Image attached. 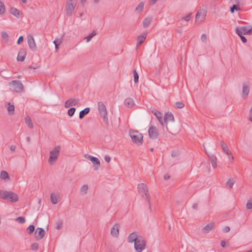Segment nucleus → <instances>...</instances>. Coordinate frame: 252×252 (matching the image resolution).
I'll return each instance as SVG.
<instances>
[{"mask_svg":"<svg viewBox=\"0 0 252 252\" xmlns=\"http://www.w3.org/2000/svg\"><path fill=\"white\" fill-rule=\"evenodd\" d=\"M224 153L228 156V158H230V156L232 155L230 151L228 150V152H225Z\"/></svg>","mask_w":252,"mask_h":252,"instance_id":"obj_58","label":"nucleus"},{"mask_svg":"<svg viewBox=\"0 0 252 252\" xmlns=\"http://www.w3.org/2000/svg\"><path fill=\"white\" fill-rule=\"evenodd\" d=\"M28 42L30 48L32 50L35 51L37 50V47L34 41V39L32 36L28 35Z\"/></svg>","mask_w":252,"mask_h":252,"instance_id":"obj_14","label":"nucleus"},{"mask_svg":"<svg viewBox=\"0 0 252 252\" xmlns=\"http://www.w3.org/2000/svg\"><path fill=\"white\" fill-rule=\"evenodd\" d=\"M5 199L8 200L11 202H15L18 200V195L11 191H8Z\"/></svg>","mask_w":252,"mask_h":252,"instance_id":"obj_12","label":"nucleus"},{"mask_svg":"<svg viewBox=\"0 0 252 252\" xmlns=\"http://www.w3.org/2000/svg\"><path fill=\"white\" fill-rule=\"evenodd\" d=\"M54 44H58L60 45L62 42V38H58L56 39L54 41Z\"/></svg>","mask_w":252,"mask_h":252,"instance_id":"obj_51","label":"nucleus"},{"mask_svg":"<svg viewBox=\"0 0 252 252\" xmlns=\"http://www.w3.org/2000/svg\"><path fill=\"white\" fill-rule=\"evenodd\" d=\"M169 178H170V176H169L168 174H165V175L164 176V179L165 180H168Z\"/></svg>","mask_w":252,"mask_h":252,"instance_id":"obj_62","label":"nucleus"},{"mask_svg":"<svg viewBox=\"0 0 252 252\" xmlns=\"http://www.w3.org/2000/svg\"><path fill=\"white\" fill-rule=\"evenodd\" d=\"M9 11L11 14H12L13 15L16 17L17 18H19L20 17L21 12L18 9L15 7H11L10 8Z\"/></svg>","mask_w":252,"mask_h":252,"instance_id":"obj_23","label":"nucleus"},{"mask_svg":"<svg viewBox=\"0 0 252 252\" xmlns=\"http://www.w3.org/2000/svg\"><path fill=\"white\" fill-rule=\"evenodd\" d=\"M198 208V204L194 203L192 205V208L195 210H197Z\"/></svg>","mask_w":252,"mask_h":252,"instance_id":"obj_59","label":"nucleus"},{"mask_svg":"<svg viewBox=\"0 0 252 252\" xmlns=\"http://www.w3.org/2000/svg\"><path fill=\"white\" fill-rule=\"evenodd\" d=\"M236 10V11H239L240 10V7H239V5L238 4H233L231 7H230V11H231V13H234V10Z\"/></svg>","mask_w":252,"mask_h":252,"instance_id":"obj_37","label":"nucleus"},{"mask_svg":"<svg viewBox=\"0 0 252 252\" xmlns=\"http://www.w3.org/2000/svg\"><path fill=\"white\" fill-rule=\"evenodd\" d=\"M98 109L99 113V115L103 118V121L105 124L108 125V119L107 117V111L106 106L102 102H99L98 103Z\"/></svg>","mask_w":252,"mask_h":252,"instance_id":"obj_3","label":"nucleus"},{"mask_svg":"<svg viewBox=\"0 0 252 252\" xmlns=\"http://www.w3.org/2000/svg\"><path fill=\"white\" fill-rule=\"evenodd\" d=\"M129 135L134 143L139 145L142 144L143 135L138 131L133 130H130Z\"/></svg>","mask_w":252,"mask_h":252,"instance_id":"obj_2","label":"nucleus"},{"mask_svg":"<svg viewBox=\"0 0 252 252\" xmlns=\"http://www.w3.org/2000/svg\"><path fill=\"white\" fill-rule=\"evenodd\" d=\"M9 86H13V89L18 93H22L24 90V86L20 81L13 80L9 83Z\"/></svg>","mask_w":252,"mask_h":252,"instance_id":"obj_7","label":"nucleus"},{"mask_svg":"<svg viewBox=\"0 0 252 252\" xmlns=\"http://www.w3.org/2000/svg\"><path fill=\"white\" fill-rule=\"evenodd\" d=\"M62 227V223L61 222H58L57 223V226H56V228L57 229H60L61 227Z\"/></svg>","mask_w":252,"mask_h":252,"instance_id":"obj_55","label":"nucleus"},{"mask_svg":"<svg viewBox=\"0 0 252 252\" xmlns=\"http://www.w3.org/2000/svg\"><path fill=\"white\" fill-rule=\"evenodd\" d=\"M104 158H105V160L106 161V162H107V163L110 162L111 158L109 156H105Z\"/></svg>","mask_w":252,"mask_h":252,"instance_id":"obj_57","label":"nucleus"},{"mask_svg":"<svg viewBox=\"0 0 252 252\" xmlns=\"http://www.w3.org/2000/svg\"><path fill=\"white\" fill-rule=\"evenodd\" d=\"M45 234V231L44 229L38 227L35 231V237L36 239L40 240L42 239Z\"/></svg>","mask_w":252,"mask_h":252,"instance_id":"obj_13","label":"nucleus"},{"mask_svg":"<svg viewBox=\"0 0 252 252\" xmlns=\"http://www.w3.org/2000/svg\"><path fill=\"white\" fill-rule=\"evenodd\" d=\"M158 0H151V2H152V5H154L155 4L156 2Z\"/></svg>","mask_w":252,"mask_h":252,"instance_id":"obj_63","label":"nucleus"},{"mask_svg":"<svg viewBox=\"0 0 252 252\" xmlns=\"http://www.w3.org/2000/svg\"><path fill=\"white\" fill-rule=\"evenodd\" d=\"M111 233L112 236L116 237H117L119 236V230L118 224H116L113 226V227L111 228Z\"/></svg>","mask_w":252,"mask_h":252,"instance_id":"obj_20","label":"nucleus"},{"mask_svg":"<svg viewBox=\"0 0 252 252\" xmlns=\"http://www.w3.org/2000/svg\"><path fill=\"white\" fill-rule=\"evenodd\" d=\"M220 245L223 248L225 247V242L224 241H221L220 242Z\"/></svg>","mask_w":252,"mask_h":252,"instance_id":"obj_60","label":"nucleus"},{"mask_svg":"<svg viewBox=\"0 0 252 252\" xmlns=\"http://www.w3.org/2000/svg\"><path fill=\"white\" fill-rule=\"evenodd\" d=\"M154 114L158 118V121H159V122L160 123L161 125L162 126L163 130H164V123L162 121V114L158 111H156Z\"/></svg>","mask_w":252,"mask_h":252,"instance_id":"obj_28","label":"nucleus"},{"mask_svg":"<svg viewBox=\"0 0 252 252\" xmlns=\"http://www.w3.org/2000/svg\"><path fill=\"white\" fill-rule=\"evenodd\" d=\"M137 188L139 193L142 197H144L145 196L146 200L147 201L148 203L150 204L148 190L147 189V186L143 183H140L138 185Z\"/></svg>","mask_w":252,"mask_h":252,"instance_id":"obj_6","label":"nucleus"},{"mask_svg":"<svg viewBox=\"0 0 252 252\" xmlns=\"http://www.w3.org/2000/svg\"><path fill=\"white\" fill-rule=\"evenodd\" d=\"M201 40L204 43H206L207 42V35L205 33H203L202 34V35L201 36Z\"/></svg>","mask_w":252,"mask_h":252,"instance_id":"obj_50","label":"nucleus"},{"mask_svg":"<svg viewBox=\"0 0 252 252\" xmlns=\"http://www.w3.org/2000/svg\"><path fill=\"white\" fill-rule=\"evenodd\" d=\"M220 145L224 153L225 152H228V150H229L228 146L223 141L220 142Z\"/></svg>","mask_w":252,"mask_h":252,"instance_id":"obj_34","label":"nucleus"},{"mask_svg":"<svg viewBox=\"0 0 252 252\" xmlns=\"http://www.w3.org/2000/svg\"><path fill=\"white\" fill-rule=\"evenodd\" d=\"M144 6V2H141L139 3L138 6L135 8V11L138 13H140L142 11Z\"/></svg>","mask_w":252,"mask_h":252,"instance_id":"obj_31","label":"nucleus"},{"mask_svg":"<svg viewBox=\"0 0 252 252\" xmlns=\"http://www.w3.org/2000/svg\"><path fill=\"white\" fill-rule=\"evenodd\" d=\"M100 0H94V1L95 3L98 4L99 3Z\"/></svg>","mask_w":252,"mask_h":252,"instance_id":"obj_64","label":"nucleus"},{"mask_svg":"<svg viewBox=\"0 0 252 252\" xmlns=\"http://www.w3.org/2000/svg\"><path fill=\"white\" fill-rule=\"evenodd\" d=\"M148 133L151 138L155 139L158 136V130L156 127L151 126L149 128Z\"/></svg>","mask_w":252,"mask_h":252,"instance_id":"obj_11","label":"nucleus"},{"mask_svg":"<svg viewBox=\"0 0 252 252\" xmlns=\"http://www.w3.org/2000/svg\"><path fill=\"white\" fill-rule=\"evenodd\" d=\"M77 0H67L65 5L66 14L71 16L74 11L76 6Z\"/></svg>","mask_w":252,"mask_h":252,"instance_id":"obj_4","label":"nucleus"},{"mask_svg":"<svg viewBox=\"0 0 252 252\" xmlns=\"http://www.w3.org/2000/svg\"><path fill=\"white\" fill-rule=\"evenodd\" d=\"M96 34V32L95 31H93V32L90 33L88 36L85 37L86 39V41L87 42H89L91 39Z\"/></svg>","mask_w":252,"mask_h":252,"instance_id":"obj_36","label":"nucleus"},{"mask_svg":"<svg viewBox=\"0 0 252 252\" xmlns=\"http://www.w3.org/2000/svg\"><path fill=\"white\" fill-rule=\"evenodd\" d=\"M174 118L172 113H167L164 117V125H166V130L167 132L173 134L175 130H174L175 126L174 124Z\"/></svg>","mask_w":252,"mask_h":252,"instance_id":"obj_1","label":"nucleus"},{"mask_svg":"<svg viewBox=\"0 0 252 252\" xmlns=\"http://www.w3.org/2000/svg\"><path fill=\"white\" fill-rule=\"evenodd\" d=\"M247 208L248 209H251L252 208V202H251L250 201H248L247 204Z\"/></svg>","mask_w":252,"mask_h":252,"instance_id":"obj_52","label":"nucleus"},{"mask_svg":"<svg viewBox=\"0 0 252 252\" xmlns=\"http://www.w3.org/2000/svg\"><path fill=\"white\" fill-rule=\"evenodd\" d=\"M15 220L19 223H24L26 220L25 218L23 217H19L15 219Z\"/></svg>","mask_w":252,"mask_h":252,"instance_id":"obj_43","label":"nucleus"},{"mask_svg":"<svg viewBox=\"0 0 252 252\" xmlns=\"http://www.w3.org/2000/svg\"><path fill=\"white\" fill-rule=\"evenodd\" d=\"M239 28H237L236 29V33H237V34L240 36V37L241 38V39L243 43H246V42H247V40L245 36H244L243 35V34H241V33H239Z\"/></svg>","mask_w":252,"mask_h":252,"instance_id":"obj_33","label":"nucleus"},{"mask_svg":"<svg viewBox=\"0 0 252 252\" xmlns=\"http://www.w3.org/2000/svg\"><path fill=\"white\" fill-rule=\"evenodd\" d=\"M25 123L30 128H32L33 127V124L29 116H27L25 118Z\"/></svg>","mask_w":252,"mask_h":252,"instance_id":"obj_30","label":"nucleus"},{"mask_svg":"<svg viewBox=\"0 0 252 252\" xmlns=\"http://www.w3.org/2000/svg\"><path fill=\"white\" fill-rule=\"evenodd\" d=\"M133 77H134V82L135 83H137L138 82L139 79V75L138 73L137 72L136 70H133Z\"/></svg>","mask_w":252,"mask_h":252,"instance_id":"obj_42","label":"nucleus"},{"mask_svg":"<svg viewBox=\"0 0 252 252\" xmlns=\"http://www.w3.org/2000/svg\"><path fill=\"white\" fill-rule=\"evenodd\" d=\"M206 16V12L205 10L202 9H199L196 15L195 20L196 22H199V23L203 22Z\"/></svg>","mask_w":252,"mask_h":252,"instance_id":"obj_10","label":"nucleus"},{"mask_svg":"<svg viewBox=\"0 0 252 252\" xmlns=\"http://www.w3.org/2000/svg\"><path fill=\"white\" fill-rule=\"evenodd\" d=\"M10 149L12 152H14L16 149V147L15 146H11Z\"/></svg>","mask_w":252,"mask_h":252,"instance_id":"obj_61","label":"nucleus"},{"mask_svg":"<svg viewBox=\"0 0 252 252\" xmlns=\"http://www.w3.org/2000/svg\"><path fill=\"white\" fill-rule=\"evenodd\" d=\"M152 18L151 17H147L145 18L143 22V26L144 28L148 27L151 24Z\"/></svg>","mask_w":252,"mask_h":252,"instance_id":"obj_29","label":"nucleus"},{"mask_svg":"<svg viewBox=\"0 0 252 252\" xmlns=\"http://www.w3.org/2000/svg\"><path fill=\"white\" fill-rule=\"evenodd\" d=\"M252 29L250 27L243 26L239 28V33L244 35H250L252 34Z\"/></svg>","mask_w":252,"mask_h":252,"instance_id":"obj_15","label":"nucleus"},{"mask_svg":"<svg viewBox=\"0 0 252 252\" xmlns=\"http://www.w3.org/2000/svg\"><path fill=\"white\" fill-rule=\"evenodd\" d=\"M90 110V108L87 107L85 108L84 110L81 111L79 113V118L81 119H83L85 115H86L89 113Z\"/></svg>","mask_w":252,"mask_h":252,"instance_id":"obj_27","label":"nucleus"},{"mask_svg":"<svg viewBox=\"0 0 252 252\" xmlns=\"http://www.w3.org/2000/svg\"><path fill=\"white\" fill-rule=\"evenodd\" d=\"M140 237H138L136 233L133 232L131 233L127 238V241L129 243H132L133 242L135 243V241H137L139 238Z\"/></svg>","mask_w":252,"mask_h":252,"instance_id":"obj_19","label":"nucleus"},{"mask_svg":"<svg viewBox=\"0 0 252 252\" xmlns=\"http://www.w3.org/2000/svg\"><path fill=\"white\" fill-rule=\"evenodd\" d=\"M124 104L126 106L131 108L134 105V100L131 98H127L125 100Z\"/></svg>","mask_w":252,"mask_h":252,"instance_id":"obj_24","label":"nucleus"},{"mask_svg":"<svg viewBox=\"0 0 252 252\" xmlns=\"http://www.w3.org/2000/svg\"><path fill=\"white\" fill-rule=\"evenodd\" d=\"M61 149L59 146H56L54 149L50 152V157L48 159V162L50 165H53L57 159Z\"/></svg>","mask_w":252,"mask_h":252,"instance_id":"obj_5","label":"nucleus"},{"mask_svg":"<svg viewBox=\"0 0 252 252\" xmlns=\"http://www.w3.org/2000/svg\"><path fill=\"white\" fill-rule=\"evenodd\" d=\"M76 109L74 107H71L68 110V115L71 117L72 116L74 113H75V111Z\"/></svg>","mask_w":252,"mask_h":252,"instance_id":"obj_47","label":"nucleus"},{"mask_svg":"<svg viewBox=\"0 0 252 252\" xmlns=\"http://www.w3.org/2000/svg\"><path fill=\"white\" fill-rule=\"evenodd\" d=\"M209 158L211 161V164L214 168L217 166V159L213 155H209Z\"/></svg>","mask_w":252,"mask_h":252,"instance_id":"obj_26","label":"nucleus"},{"mask_svg":"<svg viewBox=\"0 0 252 252\" xmlns=\"http://www.w3.org/2000/svg\"><path fill=\"white\" fill-rule=\"evenodd\" d=\"M191 15V13H189V14H188L187 16H186L184 18V20L186 22L189 21L190 19Z\"/></svg>","mask_w":252,"mask_h":252,"instance_id":"obj_53","label":"nucleus"},{"mask_svg":"<svg viewBox=\"0 0 252 252\" xmlns=\"http://www.w3.org/2000/svg\"><path fill=\"white\" fill-rule=\"evenodd\" d=\"M7 192V191L0 190V198L5 199Z\"/></svg>","mask_w":252,"mask_h":252,"instance_id":"obj_46","label":"nucleus"},{"mask_svg":"<svg viewBox=\"0 0 252 252\" xmlns=\"http://www.w3.org/2000/svg\"><path fill=\"white\" fill-rule=\"evenodd\" d=\"M51 201L53 204H56L58 203L57 197L53 193L51 194Z\"/></svg>","mask_w":252,"mask_h":252,"instance_id":"obj_39","label":"nucleus"},{"mask_svg":"<svg viewBox=\"0 0 252 252\" xmlns=\"http://www.w3.org/2000/svg\"><path fill=\"white\" fill-rule=\"evenodd\" d=\"M34 229V226L32 224L30 225L27 228V232L29 234H31L33 232Z\"/></svg>","mask_w":252,"mask_h":252,"instance_id":"obj_41","label":"nucleus"},{"mask_svg":"<svg viewBox=\"0 0 252 252\" xmlns=\"http://www.w3.org/2000/svg\"><path fill=\"white\" fill-rule=\"evenodd\" d=\"M85 157L87 159L91 160L94 164L96 165L94 166V170L98 169L100 166V162L98 158L87 154L85 155Z\"/></svg>","mask_w":252,"mask_h":252,"instance_id":"obj_9","label":"nucleus"},{"mask_svg":"<svg viewBox=\"0 0 252 252\" xmlns=\"http://www.w3.org/2000/svg\"><path fill=\"white\" fill-rule=\"evenodd\" d=\"M175 107L177 108H182L184 107L185 105L182 102L177 101L175 104Z\"/></svg>","mask_w":252,"mask_h":252,"instance_id":"obj_45","label":"nucleus"},{"mask_svg":"<svg viewBox=\"0 0 252 252\" xmlns=\"http://www.w3.org/2000/svg\"><path fill=\"white\" fill-rule=\"evenodd\" d=\"M0 177L1 180L4 181H9L10 177L8 173L5 171H1L0 174Z\"/></svg>","mask_w":252,"mask_h":252,"instance_id":"obj_25","label":"nucleus"},{"mask_svg":"<svg viewBox=\"0 0 252 252\" xmlns=\"http://www.w3.org/2000/svg\"><path fill=\"white\" fill-rule=\"evenodd\" d=\"M1 38L6 42L8 41L9 36L6 32L3 31L1 32Z\"/></svg>","mask_w":252,"mask_h":252,"instance_id":"obj_38","label":"nucleus"},{"mask_svg":"<svg viewBox=\"0 0 252 252\" xmlns=\"http://www.w3.org/2000/svg\"><path fill=\"white\" fill-rule=\"evenodd\" d=\"M88 189V186L87 185H84L81 188V192L83 193V194H86Z\"/></svg>","mask_w":252,"mask_h":252,"instance_id":"obj_40","label":"nucleus"},{"mask_svg":"<svg viewBox=\"0 0 252 252\" xmlns=\"http://www.w3.org/2000/svg\"><path fill=\"white\" fill-rule=\"evenodd\" d=\"M23 40H24V38H23V36H20L18 39L17 44H20L23 41Z\"/></svg>","mask_w":252,"mask_h":252,"instance_id":"obj_56","label":"nucleus"},{"mask_svg":"<svg viewBox=\"0 0 252 252\" xmlns=\"http://www.w3.org/2000/svg\"><path fill=\"white\" fill-rule=\"evenodd\" d=\"M79 103V100L77 99H70L65 101L64 106L68 108L70 106H75Z\"/></svg>","mask_w":252,"mask_h":252,"instance_id":"obj_16","label":"nucleus"},{"mask_svg":"<svg viewBox=\"0 0 252 252\" xmlns=\"http://www.w3.org/2000/svg\"><path fill=\"white\" fill-rule=\"evenodd\" d=\"M26 50L25 49H21V50L19 52L17 60L18 61H24L26 58Z\"/></svg>","mask_w":252,"mask_h":252,"instance_id":"obj_18","label":"nucleus"},{"mask_svg":"<svg viewBox=\"0 0 252 252\" xmlns=\"http://www.w3.org/2000/svg\"><path fill=\"white\" fill-rule=\"evenodd\" d=\"M5 12V7L4 3L0 0V14H4Z\"/></svg>","mask_w":252,"mask_h":252,"instance_id":"obj_35","label":"nucleus"},{"mask_svg":"<svg viewBox=\"0 0 252 252\" xmlns=\"http://www.w3.org/2000/svg\"><path fill=\"white\" fill-rule=\"evenodd\" d=\"M145 246L146 242L141 237L134 243V248L137 252H141L145 249Z\"/></svg>","mask_w":252,"mask_h":252,"instance_id":"obj_8","label":"nucleus"},{"mask_svg":"<svg viewBox=\"0 0 252 252\" xmlns=\"http://www.w3.org/2000/svg\"><path fill=\"white\" fill-rule=\"evenodd\" d=\"M7 107L8 113L9 115H13L14 114L15 107L14 105H9Z\"/></svg>","mask_w":252,"mask_h":252,"instance_id":"obj_32","label":"nucleus"},{"mask_svg":"<svg viewBox=\"0 0 252 252\" xmlns=\"http://www.w3.org/2000/svg\"><path fill=\"white\" fill-rule=\"evenodd\" d=\"M38 248V244L36 243H34L31 245V249L33 251H36Z\"/></svg>","mask_w":252,"mask_h":252,"instance_id":"obj_48","label":"nucleus"},{"mask_svg":"<svg viewBox=\"0 0 252 252\" xmlns=\"http://www.w3.org/2000/svg\"><path fill=\"white\" fill-rule=\"evenodd\" d=\"M180 155L178 151H173L171 153V156L173 158L178 157Z\"/></svg>","mask_w":252,"mask_h":252,"instance_id":"obj_49","label":"nucleus"},{"mask_svg":"<svg viewBox=\"0 0 252 252\" xmlns=\"http://www.w3.org/2000/svg\"><path fill=\"white\" fill-rule=\"evenodd\" d=\"M147 35V32H144L137 37V46H140L145 40Z\"/></svg>","mask_w":252,"mask_h":252,"instance_id":"obj_21","label":"nucleus"},{"mask_svg":"<svg viewBox=\"0 0 252 252\" xmlns=\"http://www.w3.org/2000/svg\"><path fill=\"white\" fill-rule=\"evenodd\" d=\"M234 184V181L233 179H229L226 183V185L227 186H228L230 188H232Z\"/></svg>","mask_w":252,"mask_h":252,"instance_id":"obj_44","label":"nucleus"},{"mask_svg":"<svg viewBox=\"0 0 252 252\" xmlns=\"http://www.w3.org/2000/svg\"><path fill=\"white\" fill-rule=\"evenodd\" d=\"M230 231V227L229 226H225L223 228V232L224 233L228 232Z\"/></svg>","mask_w":252,"mask_h":252,"instance_id":"obj_54","label":"nucleus"},{"mask_svg":"<svg viewBox=\"0 0 252 252\" xmlns=\"http://www.w3.org/2000/svg\"><path fill=\"white\" fill-rule=\"evenodd\" d=\"M250 91V88L249 85L243 83L242 88V97L244 98H246L249 94Z\"/></svg>","mask_w":252,"mask_h":252,"instance_id":"obj_17","label":"nucleus"},{"mask_svg":"<svg viewBox=\"0 0 252 252\" xmlns=\"http://www.w3.org/2000/svg\"><path fill=\"white\" fill-rule=\"evenodd\" d=\"M214 227V224L213 223H210L204 227L202 229V232L204 233H208L211 231Z\"/></svg>","mask_w":252,"mask_h":252,"instance_id":"obj_22","label":"nucleus"}]
</instances>
